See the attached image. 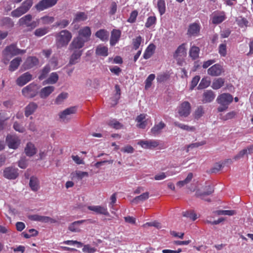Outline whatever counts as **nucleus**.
<instances>
[{
    "instance_id": "1",
    "label": "nucleus",
    "mask_w": 253,
    "mask_h": 253,
    "mask_svg": "<svg viewBox=\"0 0 253 253\" xmlns=\"http://www.w3.org/2000/svg\"><path fill=\"white\" fill-rule=\"evenodd\" d=\"M26 51V50L17 48L15 43H12L6 46L2 51V62L4 64L7 65L12 57L19 54H24Z\"/></svg>"
},
{
    "instance_id": "2",
    "label": "nucleus",
    "mask_w": 253,
    "mask_h": 253,
    "mask_svg": "<svg viewBox=\"0 0 253 253\" xmlns=\"http://www.w3.org/2000/svg\"><path fill=\"white\" fill-rule=\"evenodd\" d=\"M57 48L66 47L72 39V33L67 30H63L55 35Z\"/></svg>"
},
{
    "instance_id": "3",
    "label": "nucleus",
    "mask_w": 253,
    "mask_h": 253,
    "mask_svg": "<svg viewBox=\"0 0 253 253\" xmlns=\"http://www.w3.org/2000/svg\"><path fill=\"white\" fill-rule=\"evenodd\" d=\"M33 4V0H25L22 2L20 6L11 12V15L13 17H19L27 12L32 7Z\"/></svg>"
},
{
    "instance_id": "4",
    "label": "nucleus",
    "mask_w": 253,
    "mask_h": 253,
    "mask_svg": "<svg viewBox=\"0 0 253 253\" xmlns=\"http://www.w3.org/2000/svg\"><path fill=\"white\" fill-rule=\"evenodd\" d=\"M39 88L35 84L32 83L24 87L22 90V94L27 98H33L38 93Z\"/></svg>"
},
{
    "instance_id": "5",
    "label": "nucleus",
    "mask_w": 253,
    "mask_h": 253,
    "mask_svg": "<svg viewBox=\"0 0 253 253\" xmlns=\"http://www.w3.org/2000/svg\"><path fill=\"white\" fill-rule=\"evenodd\" d=\"M57 1L58 0H41L35 7L38 11H42L54 6Z\"/></svg>"
},
{
    "instance_id": "6",
    "label": "nucleus",
    "mask_w": 253,
    "mask_h": 253,
    "mask_svg": "<svg viewBox=\"0 0 253 253\" xmlns=\"http://www.w3.org/2000/svg\"><path fill=\"white\" fill-rule=\"evenodd\" d=\"M204 190L205 191L204 192L200 190H197L196 191L195 196L207 202H210L211 201V199L210 198H205V196L212 194L214 192V188L211 185H208L205 186Z\"/></svg>"
},
{
    "instance_id": "7",
    "label": "nucleus",
    "mask_w": 253,
    "mask_h": 253,
    "mask_svg": "<svg viewBox=\"0 0 253 253\" xmlns=\"http://www.w3.org/2000/svg\"><path fill=\"white\" fill-rule=\"evenodd\" d=\"M85 41L83 40L81 37L74 38L69 46V50H82L81 49L84 47Z\"/></svg>"
},
{
    "instance_id": "8",
    "label": "nucleus",
    "mask_w": 253,
    "mask_h": 253,
    "mask_svg": "<svg viewBox=\"0 0 253 253\" xmlns=\"http://www.w3.org/2000/svg\"><path fill=\"white\" fill-rule=\"evenodd\" d=\"M233 99V96L230 94L224 93L217 97L216 101L221 105L228 107V105L232 102Z\"/></svg>"
},
{
    "instance_id": "9",
    "label": "nucleus",
    "mask_w": 253,
    "mask_h": 253,
    "mask_svg": "<svg viewBox=\"0 0 253 253\" xmlns=\"http://www.w3.org/2000/svg\"><path fill=\"white\" fill-rule=\"evenodd\" d=\"M6 143L10 148L16 149L20 143V140L16 135L8 134L6 138Z\"/></svg>"
},
{
    "instance_id": "10",
    "label": "nucleus",
    "mask_w": 253,
    "mask_h": 253,
    "mask_svg": "<svg viewBox=\"0 0 253 253\" xmlns=\"http://www.w3.org/2000/svg\"><path fill=\"white\" fill-rule=\"evenodd\" d=\"M207 72L211 76L217 77L221 75L224 72V70L221 65L215 64L209 68Z\"/></svg>"
},
{
    "instance_id": "11",
    "label": "nucleus",
    "mask_w": 253,
    "mask_h": 253,
    "mask_svg": "<svg viewBox=\"0 0 253 253\" xmlns=\"http://www.w3.org/2000/svg\"><path fill=\"white\" fill-rule=\"evenodd\" d=\"M18 170L15 168L7 167L3 170V176L8 179H15L18 176Z\"/></svg>"
},
{
    "instance_id": "12",
    "label": "nucleus",
    "mask_w": 253,
    "mask_h": 253,
    "mask_svg": "<svg viewBox=\"0 0 253 253\" xmlns=\"http://www.w3.org/2000/svg\"><path fill=\"white\" fill-rule=\"evenodd\" d=\"M32 19V16L31 14H27L21 18L19 20L20 25H26L27 27H30L31 29L35 28L37 26L36 21L31 22Z\"/></svg>"
},
{
    "instance_id": "13",
    "label": "nucleus",
    "mask_w": 253,
    "mask_h": 253,
    "mask_svg": "<svg viewBox=\"0 0 253 253\" xmlns=\"http://www.w3.org/2000/svg\"><path fill=\"white\" fill-rule=\"evenodd\" d=\"M29 218L33 221H37L44 223H56V220L49 216H42L38 214H33L29 216Z\"/></svg>"
},
{
    "instance_id": "14",
    "label": "nucleus",
    "mask_w": 253,
    "mask_h": 253,
    "mask_svg": "<svg viewBox=\"0 0 253 253\" xmlns=\"http://www.w3.org/2000/svg\"><path fill=\"white\" fill-rule=\"evenodd\" d=\"M39 63V59L35 56L28 57L23 65L25 70H28L38 65Z\"/></svg>"
},
{
    "instance_id": "15",
    "label": "nucleus",
    "mask_w": 253,
    "mask_h": 253,
    "mask_svg": "<svg viewBox=\"0 0 253 253\" xmlns=\"http://www.w3.org/2000/svg\"><path fill=\"white\" fill-rule=\"evenodd\" d=\"M191 105L188 101L183 102L178 109V113L180 116L186 117L190 113Z\"/></svg>"
},
{
    "instance_id": "16",
    "label": "nucleus",
    "mask_w": 253,
    "mask_h": 253,
    "mask_svg": "<svg viewBox=\"0 0 253 253\" xmlns=\"http://www.w3.org/2000/svg\"><path fill=\"white\" fill-rule=\"evenodd\" d=\"M91 34L90 28L88 26H86L79 31L78 37H81V38H82L83 40L87 42L90 40Z\"/></svg>"
},
{
    "instance_id": "17",
    "label": "nucleus",
    "mask_w": 253,
    "mask_h": 253,
    "mask_svg": "<svg viewBox=\"0 0 253 253\" xmlns=\"http://www.w3.org/2000/svg\"><path fill=\"white\" fill-rule=\"evenodd\" d=\"M138 144L145 149H152L157 147L159 145V142L155 140H141L138 142Z\"/></svg>"
},
{
    "instance_id": "18",
    "label": "nucleus",
    "mask_w": 253,
    "mask_h": 253,
    "mask_svg": "<svg viewBox=\"0 0 253 253\" xmlns=\"http://www.w3.org/2000/svg\"><path fill=\"white\" fill-rule=\"evenodd\" d=\"M32 79V75L29 72H26L20 76L16 80L17 84L20 86H23Z\"/></svg>"
},
{
    "instance_id": "19",
    "label": "nucleus",
    "mask_w": 253,
    "mask_h": 253,
    "mask_svg": "<svg viewBox=\"0 0 253 253\" xmlns=\"http://www.w3.org/2000/svg\"><path fill=\"white\" fill-rule=\"evenodd\" d=\"M76 111V109L75 107L68 108L60 113L59 114L60 118L63 122H65L66 121L68 122L69 119L68 116L75 113Z\"/></svg>"
},
{
    "instance_id": "20",
    "label": "nucleus",
    "mask_w": 253,
    "mask_h": 253,
    "mask_svg": "<svg viewBox=\"0 0 253 253\" xmlns=\"http://www.w3.org/2000/svg\"><path fill=\"white\" fill-rule=\"evenodd\" d=\"M215 97V95L212 90H207L203 93L202 101L204 103L211 102Z\"/></svg>"
},
{
    "instance_id": "21",
    "label": "nucleus",
    "mask_w": 253,
    "mask_h": 253,
    "mask_svg": "<svg viewBox=\"0 0 253 253\" xmlns=\"http://www.w3.org/2000/svg\"><path fill=\"white\" fill-rule=\"evenodd\" d=\"M88 209L89 210L93 211L98 214H101L107 216L109 215V213L108 211L107 208L105 207L101 206H89Z\"/></svg>"
},
{
    "instance_id": "22",
    "label": "nucleus",
    "mask_w": 253,
    "mask_h": 253,
    "mask_svg": "<svg viewBox=\"0 0 253 253\" xmlns=\"http://www.w3.org/2000/svg\"><path fill=\"white\" fill-rule=\"evenodd\" d=\"M73 51L70 56L68 65H74L78 62L83 53V50H71Z\"/></svg>"
},
{
    "instance_id": "23",
    "label": "nucleus",
    "mask_w": 253,
    "mask_h": 253,
    "mask_svg": "<svg viewBox=\"0 0 253 253\" xmlns=\"http://www.w3.org/2000/svg\"><path fill=\"white\" fill-rule=\"evenodd\" d=\"M121 32L119 30L114 29L111 32L110 38V44L112 46L115 45L120 39Z\"/></svg>"
},
{
    "instance_id": "24",
    "label": "nucleus",
    "mask_w": 253,
    "mask_h": 253,
    "mask_svg": "<svg viewBox=\"0 0 253 253\" xmlns=\"http://www.w3.org/2000/svg\"><path fill=\"white\" fill-rule=\"evenodd\" d=\"M200 30V25L196 23H194L189 25L187 31V34L191 36H196L199 33Z\"/></svg>"
},
{
    "instance_id": "25",
    "label": "nucleus",
    "mask_w": 253,
    "mask_h": 253,
    "mask_svg": "<svg viewBox=\"0 0 253 253\" xmlns=\"http://www.w3.org/2000/svg\"><path fill=\"white\" fill-rule=\"evenodd\" d=\"M38 108V105L35 102L30 103L25 108V115L28 117L33 114Z\"/></svg>"
},
{
    "instance_id": "26",
    "label": "nucleus",
    "mask_w": 253,
    "mask_h": 253,
    "mask_svg": "<svg viewBox=\"0 0 253 253\" xmlns=\"http://www.w3.org/2000/svg\"><path fill=\"white\" fill-rule=\"evenodd\" d=\"M166 124L162 121L158 124H155L151 128V132L154 135H158L161 133L162 130L166 127Z\"/></svg>"
},
{
    "instance_id": "27",
    "label": "nucleus",
    "mask_w": 253,
    "mask_h": 253,
    "mask_svg": "<svg viewBox=\"0 0 253 253\" xmlns=\"http://www.w3.org/2000/svg\"><path fill=\"white\" fill-rule=\"evenodd\" d=\"M55 87L53 86H48L42 88L40 92V96L42 98L48 97L54 90Z\"/></svg>"
},
{
    "instance_id": "28",
    "label": "nucleus",
    "mask_w": 253,
    "mask_h": 253,
    "mask_svg": "<svg viewBox=\"0 0 253 253\" xmlns=\"http://www.w3.org/2000/svg\"><path fill=\"white\" fill-rule=\"evenodd\" d=\"M186 54L185 44L182 43L180 45L173 53V58L177 59L178 57L185 56Z\"/></svg>"
},
{
    "instance_id": "29",
    "label": "nucleus",
    "mask_w": 253,
    "mask_h": 253,
    "mask_svg": "<svg viewBox=\"0 0 253 253\" xmlns=\"http://www.w3.org/2000/svg\"><path fill=\"white\" fill-rule=\"evenodd\" d=\"M25 152L27 156L32 157L37 152V149L31 142H28L25 148Z\"/></svg>"
},
{
    "instance_id": "30",
    "label": "nucleus",
    "mask_w": 253,
    "mask_h": 253,
    "mask_svg": "<svg viewBox=\"0 0 253 253\" xmlns=\"http://www.w3.org/2000/svg\"><path fill=\"white\" fill-rule=\"evenodd\" d=\"M146 115L141 114L138 116L136 119V121L138 123L137 126L140 128H145L147 126V123L145 120Z\"/></svg>"
},
{
    "instance_id": "31",
    "label": "nucleus",
    "mask_w": 253,
    "mask_h": 253,
    "mask_svg": "<svg viewBox=\"0 0 253 253\" xmlns=\"http://www.w3.org/2000/svg\"><path fill=\"white\" fill-rule=\"evenodd\" d=\"M95 53L97 55L106 57L108 55V48L107 46L100 44L96 47Z\"/></svg>"
},
{
    "instance_id": "32",
    "label": "nucleus",
    "mask_w": 253,
    "mask_h": 253,
    "mask_svg": "<svg viewBox=\"0 0 253 253\" xmlns=\"http://www.w3.org/2000/svg\"><path fill=\"white\" fill-rule=\"evenodd\" d=\"M0 26L5 27L7 28H11L13 27L14 22L10 18L4 17L0 20Z\"/></svg>"
},
{
    "instance_id": "33",
    "label": "nucleus",
    "mask_w": 253,
    "mask_h": 253,
    "mask_svg": "<svg viewBox=\"0 0 253 253\" xmlns=\"http://www.w3.org/2000/svg\"><path fill=\"white\" fill-rule=\"evenodd\" d=\"M22 61V58L19 57L13 59L10 63L9 70L11 72L16 70L18 68Z\"/></svg>"
},
{
    "instance_id": "34",
    "label": "nucleus",
    "mask_w": 253,
    "mask_h": 253,
    "mask_svg": "<svg viewBox=\"0 0 253 253\" xmlns=\"http://www.w3.org/2000/svg\"><path fill=\"white\" fill-rule=\"evenodd\" d=\"M29 186L33 191H37L39 188V181L38 179L34 176L30 178Z\"/></svg>"
},
{
    "instance_id": "35",
    "label": "nucleus",
    "mask_w": 253,
    "mask_h": 253,
    "mask_svg": "<svg viewBox=\"0 0 253 253\" xmlns=\"http://www.w3.org/2000/svg\"><path fill=\"white\" fill-rule=\"evenodd\" d=\"M225 83V79L222 78H218L214 79L212 83L211 87L213 89H218L223 86Z\"/></svg>"
},
{
    "instance_id": "36",
    "label": "nucleus",
    "mask_w": 253,
    "mask_h": 253,
    "mask_svg": "<svg viewBox=\"0 0 253 253\" xmlns=\"http://www.w3.org/2000/svg\"><path fill=\"white\" fill-rule=\"evenodd\" d=\"M95 36L102 41H105L108 39L109 33L106 30L100 29L96 32Z\"/></svg>"
},
{
    "instance_id": "37",
    "label": "nucleus",
    "mask_w": 253,
    "mask_h": 253,
    "mask_svg": "<svg viewBox=\"0 0 253 253\" xmlns=\"http://www.w3.org/2000/svg\"><path fill=\"white\" fill-rule=\"evenodd\" d=\"M156 46L154 44H150L145 50L143 54V58L145 59H149L153 54Z\"/></svg>"
},
{
    "instance_id": "38",
    "label": "nucleus",
    "mask_w": 253,
    "mask_h": 253,
    "mask_svg": "<svg viewBox=\"0 0 253 253\" xmlns=\"http://www.w3.org/2000/svg\"><path fill=\"white\" fill-rule=\"evenodd\" d=\"M58 75L55 73H52L49 77L43 82L44 84H55L58 80Z\"/></svg>"
},
{
    "instance_id": "39",
    "label": "nucleus",
    "mask_w": 253,
    "mask_h": 253,
    "mask_svg": "<svg viewBox=\"0 0 253 253\" xmlns=\"http://www.w3.org/2000/svg\"><path fill=\"white\" fill-rule=\"evenodd\" d=\"M200 48L196 46H193L189 51V56L193 59L195 60L199 57Z\"/></svg>"
},
{
    "instance_id": "40",
    "label": "nucleus",
    "mask_w": 253,
    "mask_h": 253,
    "mask_svg": "<svg viewBox=\"0 0 253 253\" xmlns=\"http://www.w3.org/2000/svg\"><path fill=\"white\" fill-rule=\"evenodd\" d=\"M87 19V15L83 12H77L75 15V17L73 20V22H80L84 21Z\"/></svg>"
},
{
    "instance_id": "41",
    "label": "nucleus",
    "mask_w": 253,
    "mask_h": 253,
    "mask_svg": "<svg viewBox=\"0 0 253 253\" xmlns=\"http://www.w3.org/2000/svg\"><path fill=\"white\" fill-rule=\"evenodd\" d=\"M149 193L148 192L143 193L141 195L136 196L132 201L131 202L136 204H138L140 201H144L148 199Z\"/></svg>"
},
{
    "instance_id": "42",
    "label": "nucleus",
    "mask_w": 253,
    "mask_h": 253,
    "mask_svg": "<svg viewBox=\"0 0 253 253\" xmlns=\"http://www.w3.org/2000/svg\"><path fill=\"white\" fill-rule=\"evenodd\" d=\"M85 222L84 220H78L71 223L68 227V229L72 232H79L80 230L77 228L79 225Z\"/></svg>"
},
{
    "instance_id": "43",
    "label": "nucleus",
    "mask_w": 253,
    "mask_h": 253,
    "mask_svg": "<svg viewBox=\"0 0 253 253\" xmlns=\"http://www.w3.org/2000/svg\"><path fill=\"white\" fill-rule=\"evenodd\" d=\"M174 125L179 128L185 130L189 131H194L195 130V128L194 126H190L188 125L180 124L177 122H175L173 123Z\"/></svg>"
},
{
    "instance_id": "44",
    "label": "nucleus",
    "mask_w": 253,
    "mask_h": 253,
    "mask_svg": "<svg viewBox=\"0 0 253 253\" xmlns=\"http://www.w3.org/2000/svg\"><path fill=\"white\" fill-rule=\"evenodd\" d=\"M50 71V67L49 65H46L42 70L40 75L39 76L40 80L45 79Z\"/></svg>"
},
{
    "instance_id": "45",
    "label": "nucleus",
    "mask_w": 253,
    "mask_h": 253,
    "mask_svg": "<svg viewBox=\"0 0 253 253\" xmlns=\"http://www.w3.org/2000/svg\"><path fill=\"white\" fill-rule=\"evenodd\" d=\"M48 31L49 30L47 27L40 28L35 31L34 34L37 37H42L47 34Z\"/></svg>"
},
{
    "instance_id": "46",
    "label": "nucleus",
    "mask_w": 253,
    "mask_h": 253,
    "mask_svg": "<svg viewBox=\"0 0 253 253\" xmlns=\"http://www.w3.org/2000/svg\"><path fill=\"white\" fill-rule=\"evenodd\" d=\"M70 21L67 19H62L60 21H57L54 25V27H59L61 29H63L68 26L69 24Z\"/></svg>"
},
{
    "instance_id": "47",
    "label": "nucleus",
    "mask_w": 253,
    "mask_h": 253,
    "mask_svg": "<svg viewBox=\"0 0 253 253\" xmlns=\"http://www.w3.org/2000/svg\"><path fill=\"white\" fill-rule=\"evenodd\" d=\"M157 7L161 15L166 12V3L164 0H159L157 3Z\"/></svg>"
},
{
    "instance_id": "48",
    "label": "nucleus",
    "mask_w": 253,
    "mask_h": 253,
    "mask_svg": "<svg viewBox=\"0 0 253 253\" xmlns=\"http://www.w3.org/2000/svg\"><path fill=\"white\" fill-rule=\"evenodd\" d=\"M211 84V81L208 79V78H203L198 86V89H202L208 87Z\"/></svg>"
},
{
    "instance_id": "49",
    "label": "nucleus",
    "mask_w": 253,
    "mask_h": 253,
    "mask_svg": "<svg viewBox=\"0 0 253 253\" xmlns=\"http://www.w3.org/2000/svg\"><path fill=\"white\" fill-rule=\"evenodd\" d=\"M225 16L223 15H214L212 18V23L214 24H218L225 20Z\"/></svg>"
},
{
    "instance_id": "50",
    "label": "nucleus",
    "mask_w": 253,
    "mask_h": 253,
    "mask_svg": "<svg viewBox=\"0 0 253 253\" xmlns=\"http://www.w3.org/2000/svg\"><path fill=\"white\" fill-rule=\"evenodd\" d=\"M183 216L192 219L193 221L197 219V214L194 212V211H187L182 213Z\"/></svg>"
},
{
    "instance_id": "51",
    "label": "nucleus",
    "mask_w": 253,
    "mask_h": 253,
    "mask_svg": "<svg viewBox=\"0 0 253 253\" xmlns=\"http://www.w3.org/2000/svg\"><path fill=\"white\" fill-rule=\"evenodd\" d=\"M68 97V93L66 92H62L60 93L55 99V102L57 104H61L64 100Z\"/></svg>"
},
{
    "instance_id": "52",
    "label": "nucleus",
    "mask_w": 253,
    "mask_h": 253,
    "mask_svg": "<svg viewBox=\"0 0 253 253\" xmlns=\"http://www.w3.org/2000/svg\"><path fill=\"white\" fill-rule=\"evenodd\" d=\"M155 75L153 74H150L146 79L145 84V88L147 89L150 87L152 85V81L155 79Z\"/></svg>"
},
{
    "instance_id": "53",
    "label": "nucleus",
    "mask_w": 253,
    "mask_h": 253,
    "mask_svg": "<svg viewBox=\"0 0 253 253\" xmlns=\"http://www.w3.org/2000/svg\"><path fill=\"white\" fill-rule=\"evenodd\" d=\"M245 156H246L248 157V152L247 150H245V149L240 151L236 155H235L233 159L235 161H238L241 158H243Z\"/></svg>"
},
{
    "instance_id": "54",
    "label": "nucleus",
    "mask_w": 253,
    "mask_h": 253,
    "mask_svg": "<svg viewBox=\"0 0 253 253\" xmlns=\"http://www.w3.org/2000/svg\"><path fill=\"white\" fill-rule=\"evenodd\" d=\"M108 125L116 129H120L123 127V125L115 120L110 121L108 123Z\"/></svg>"
},
{
    "instance_id": "55",
    "label": "nucleus",
    "mask_w": 253,
    "mask_h": 253,
    "mask_svg": "<svg viewBox=\"0 0 253 253\" xmlns=\"http://www.w3.org/2000/svg\"><path fill=\"white\" fill-rule=\"evenodd\" d=\"M142 42V38L140 36L137 37L135 39H133V48L136 50L137 49Z\"/></svg>"
},
{
    "instance_id": "56",
    "label": "nucleus",
    "mask_w": 253,
    "mask_h": 253,
    "mask_svg": "<svg viewBox=\"0 0 253 253\" xmlns=\"http://www.w3.org/2000/svg\"><path fill=\"white\" fill-rule=\"evenodd\" d=\"M206 141H202L201 142H196V143L190 144L187 146V152H188L189 151V148L192 149L193 148L198 147L199 146H203V145L206 144Z\"/></svg>"
},
{
    "instance_id": "57",
    "label": "nucleus",
    "mask_w": 253,
    "mask_h": 253,
    "mask_svg": "<svg viewBox=\"0 0 253 253\" xmlns=\"http://www.w3.org/2000/svg\"><path fill=\"white\" fill-rule=\"evenodd\" d=\"M41 19L44 24H48L52 23L54 21V18L52 16H44L41 18Z\"/></svg>"
},
{
    "instance_id": "58",
    "label": "nucleus",
    "mask_w": 253,
    "mask_h": 253,
    "mask_svg": "<svg viewBox=\"0 0 253 253\" xmlns=\"http://www.w3.org/2000/svg\"><path fill=\"white\" fill-rule=\"evenodd\" d=\"M13 127L16 131L21 133L24 132L25 130V128L17 122L14 123Z\"/></svg>"
},
{
    "instance_id": "59",
    "label": "nucleus",
    "mask_w": 253,
    "mask_h": 253,
    "mask_svg": "<svg viewBox=\"0 0 253 253\" xmlns=\"http://www.w3.org/2000/svg\"><path fill=\"white\" fill-rule=\"evenodd\" d=\"M138 15V12L136 10L132 11L129 17L127 19V22L129 23H134L136 19V17Z\"/></svg>"
},
{
    "instance_id": "60",
    "label": "nucleus",
    "mask_w": 253,
    "mask_h": 253,
    "mask_svg": "<svg viewBox=\"0 0 253 253\" xmlns=\"http://www.w3.org/2000/svg\"><path fill=\"white\" fill-rule=\"evenodd\" d=\"M204 113L202 106H199L195 112L194 116L196 119H199L201 117Z\"/></svg>"
},
{
    "instance_id": "61",
    "label": "nucleus",
    "mask_w": 253,
    "mask_h": 253,
    "mask_svg": "<svg viewBox=\"0 0 253 253\" xmlns=\"http://www.w3.org/2000/svg\"><path fill=\"white\" fill-rule=\"evenodd\" d=\"M200 79V77L199 76H196L193 78L191 83L190 89L192 90L194 89V88L197 85Z\"/></svg>"
},
{
    "instance_id": "62",
    "label": "nucleus",
    "mask_w": 253,
    "mask_h": 253,
    "mask_svg": "<svg viewBox=\"0 0 253 253\" xmlns=\"http://www.w3.org/2000/svg\"><path fill=\"white\" fill-rule=\"evenodd\" d=\"M96 249L94 248L90 247L89 245H86L84 246L83 251L87 253H93L96 252Z\"/></svg>"
},
{
    "instance_id": "63",
    "label": "nucleus",
    "mask_w": 253,
    "mask_h": 253,
    "mask_svg": "<svg viewBox=\"0 0 253 253\" xmlns=\"http://www.w3.org/2000/svg\"><path fill=\"white\" fill-rule=\"evenodd\" d=\"M156 18L155 16H150L148 18L145 26L147 28L151 27L156 22Z\"/></svg>"
},
{
    "instance_id": "64",
    "label": "nucleus",
    "mask_w": 253,
    "mask_h": 253,
    "mask_svg": "<svg viewBox=\"0 0 253 253\" xmlns=\"http://www.w3.org/2000/svg\"><path fill=\"white\" fill-rule=\"evenodd\" d=\"M236 115V113L235 111H231L228 113L226 115L223 116L221 119L224 121H226L229 119L233 118Z\"/></svg>"
}]
</instances>
